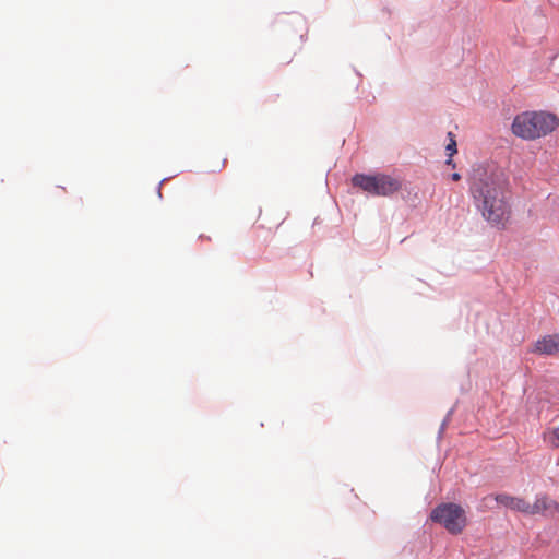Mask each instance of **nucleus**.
I'll list each match as a JSON object with an SVG mask.
<instances>
[{
	"label": "nucleus",
	"mask_w": 559,
	"mask_h": 559,
	"mask_svg": "<svg viewBox=\"0 0 559 559\" xmlns=\"http://www.w3.org/2000/svg\"><path fill=\"white\" fill-rule=\"evenodd\" d=\"M448 136L450 139V142L447 145L445 151H447L448 156H449V159L447 160V164L450 165L452 163L451 157L456 153V141H455L454 135H453L452 132H449Z\"/></svg>",
	"instance_id": "obj_8"
},
{
	"label": "nucleus",
	"mask_w": 559,
	"mask_h": 559,
	"mask_svg": "<svg viewBox=\"0 0 559 559\" xmlns=\"http://www.w3.org/2000/svg\"><path fill=\"white\" fill-rule=\"evenodd\" d=\"M533 353L539 355H556L559 353V333L548 334L538 338L533 346Z\"/></svg>",
	"instance_id": "obj_6"
},
{
	"label": "nucleus",
	"mask_w": 559,
	"mask_h": 559,
	"mask_svg": "<svg viewBox=\"0 0 559 559\" xmlns=\"http://www.w3.org/2000/svg\"><path fill=\"white\" fill-rule=\"evenodd\" d=\"M544 440L552 448L559 449V427L546 430L544 432Z\"/></svg>",
	"instance_id": "obj_7"
},
{
	"label": "nucleus",
	"mask_w": 559,
	"mask_h": 559,
	"mask_svg": "<svg viewBox=\"0 0 559 559\" xmlns=\"http://www.w3.org/2000/svg\"><path fill=\"white\" fill-rule=\"evenodd\" d=\"M558 124V118L552 114L523 112L514 118L512 132L519 138L535 140L551 133Z\"/></svg>",
	"instance_id": "obj_2"
},
{
	"label": "nucleus",
	"mask_w": 559,
	"mask_h": 559,
	"mask_svg": "<svg viewBox=\"0 0 559 559\" xmlns=\"http://www.w3.org/2000/svg\"><path fill=\"white\" fill-rule=\"evenodd\" d=\"M354 186L359 187L365 192L388 197L401 189V181L385 174H377L373 176L357 174L353 177Z\"/></svg>",
	"instance_id": "obj_3"
},
{
	"label": "nucleus",
	"mask_w": 559,
	"mask_h": 559,
	"mask_svg": "<svg viewBox=\"0 0 559 559\" xmlns=\"http://www.w3.org/2000/svg\"><path fill=\"white\" fill-rule=\"evenodd\" d=\"M471 193L483 216L492 225H504L509 219L510 207L506 198L501 177L486 169H475L471 182Z\"/></svg>",
	"instance_id": "obj_1"
},
{
	"label": "nucleus",
	"mask_w": 559,
	"mask_h": 559,
	"mask_svg": "<svg viewBox=\"0 0 559 559\" xmlns=\"http://www.w3.org/2000/svg\"><path fill=\"white\" fill-rule=\"evenodd\" d=\"M495 500L512 510H518L526 513H538L550 508V501L545 497L536 498L533 502L527 499L516 498L507 492L495 496Z\"/></svg>",
	"instance_id": "obj_5"
},
{
	"label": "nucleus",
	"mask_w": 559,
	"mask_h": 559,
	"mask_svg": "<svg viewBox=\"0 0 559 559\" xmlns=\"http://www.w3.org/2000/svg\"><path fill=\"white\" fill-rule=\"evenodd\" d=\"M430 518L453 535L461 534L467 524L464 509L451 502L441 503L436 507Z\"/></svg>",
	"instance_id": "obj_4"
},
{
	"label": "nucleus",
	"mask_w": 559,
	"mask_h": 559,
	"mask_svg": "<svg viewBox=\"0 0 559 559\" xmlns=\"http://www.w3.org/2000/svg\"><path fill=\"white\" fill-rule=\"evenodd\" d=\"M451 178H452V180L457 181L461 179V176H460V174L454 173V174H452Z\"/></svg>",
	"instance_id": "obj_9"
}]
</instances>
